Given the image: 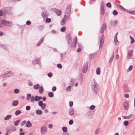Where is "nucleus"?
<instances>
[{"label": "nucleus", "mask_w": 135, "mask_h": 135, "mask_svg": "<svg viewBox=\"0 0 135 135\" xmlns=\"http://www.w3.org/2000/svg\"><path fill=\"white\" fill-rule=\"evenodd\" d=\"M119 8H120V9H123L124 10H125V8H124V7H123L122 6L120 5H119Z\"/></svg>", "instance_id": "nucleus-62"}, {"label": "nucleus", "mask_w": 135, "mask_h": 135, "mask_svg": "<svg viewBox=\"0 0 135 135\" xmlns=\"http://www.w3.org/2000/svg\"><path fill=\"white\" fill-rule=\"evenodd\" d=\"M128 13L132 15H135V11H128Z\"/></svg>", "instance_id": "nucleus-38"}, {"label": "nucleus", "mask_w": 135, "mask_h": 135, "mask_svg": "<svg viewBox=\"0 0 135 135\" xmlns=\"http://www.w3.org/2000/svg\"><path fill=\"white\" fill-rule=\"evenodd\" d=\"M101 37V38L100 40V47H102L103 46L104 40V36L103 35H102Z\"/></svg>", "instance_id": "nucleus-13"}, {"label": "nucleus", "mask_w": 135, "mask_h": 135, "mask_svg": "<svg viewBox=\"0 0 135 135\" xmlns=\"http://www.w3.org/2000/svg\"><path fill=\"white\" fill-rule=\"evenodd\" d=\"M88 63L87 61L85 62L84 63L83 68V73H85L87 71L88 69Z\"/></svg>", "instance_id": "nucleus-4"}, {"label": "nucleus", "mask_w": 135, "mask_h": 135, "mask_svg": "<svg viewBox=\"0 0 135 135\" xmlns=\"http://www.w3.org/2000/svg\"><path fill=\"white\" fill-rule=\"evenodd\" d=\"M96 53H92L89 55V57L90 59H92L94 58L96 56Z\"/></svg>", "instance_id": "nucleus-25"}, {"label": "nucleus", "mask_w": 135, "mask_h": 135, "mask_svg": "<svg viewBox=\"0 0 135 135\" xmlns=\"http://www.w3.org/2000/svg\"><path fill=\"white\" fill-rule=\"evenodd\" d=\"M132 116V114H130L128 116H122V117H123L124 119H129Z\"/></svg>", "instance_id": "nucleus-32"}, {"label": "nucleus", "mask_w": 135, "mask_h": 135, "mask_svg": "<svg viewBox=\"0 0 135 135\" xmlns=\"http://www.w3.org/2000/svg\"><path fill=\"white\" fill-rule=\"evenodd\" d=\"M52 73L51 72L49 73L48 74V76L49 77H51L52 76Z\"/></svg>", "instance_id": "nucleus-57"}, {"label": "nucleus", "mask_w": 135, "mask_h": 135, "mask_svg": "<svg viewBox=\"0 0 135 135\" xmlns=\"http://www.w3.org/2000/svg\"><path fill=\"white\" fill-rule=\"evenodd\" d=\"M12 117V115L11 114H9L7 115L4 118L5 120H7L10 119Z\"/></svg>", "instance_id": "nucleus-21"}, {"label": "nucleus", "mask_w": 135, "mask_h": 135, "mask_svg": "<svg viewBox=\"0 0 135 135\" xmlns=\"http://www.w3.org/2000/svg\"><path fill=\"white\" fill-rule=\"evenodd\" d=\"M35 100V97H34L33 96H32L31 97V101L32 102H34Z\"/></svg>", "instance_id": "nucleus-43"}, {"label": "nucleus", "mask_w": 135, "mask_h": 135, "mask_svg": "<svg viewBox=\"0 0 135 135\" xmlns=\"http://www.w3.org/2000/svg\"><path fill=\"white\" fill-rule=\"evenodd\" d=\"M51 10L55 12L56 15L58 16H60L61 13V11L59 9L54 8L51 9Z\"/></svg>", "instance_id": "nucleus-8"}, {"label": "nucleus", "mask_w": 135, "mask_h": 135, "mask_svg": "<svg viewBox=\"0 0 135 135\" xmlns=\"http://www.w3.org/2000/svg\"><path fill=\"white\" fill-rule=\"evenodd\" d=\"M113 14L115 16H116L117 15L118 12L116 10H114L113 12Z\"/></svg>", "instance_id": "nucleus-46"}, {"label": "nucleus", "mask_w": 135, "mask_h": 135, "mask_svg": "<svg viewBox=\"0 0 135 135\" xmlns=\"http://www.w3.org/2000/svg\"><path fill=\"white\" fill-rule=\"evenodd\" d=\"M106 25L105 24L102 25L100 31V32L101 33H102L105 30L106 28Z\"/></svg>", "instance_id": "nucleus-15"}, {"label": "nucleus", "mask_w": 135, "mask_h": 135, "mask_svg": "<svg viewBox=\"0 0 135 135\" xmlns=\"http://www.w3.org/2000/svg\"><path fill=\"white\" fill-rule=\"evenodd\" d=\"M133 51V50H131L130 51L128 52V56L130 57L132 55Z\"/></svg>", "instance_id": "nucleus-34"}, {"label": "nucleus", "mask_w": 135, "mask_h": 135, "mask_svg": "<svg viewBox=\"0 0 135 135\" xmlns=\"http://www.w3.org/2000/svg\"><path fill=\"white\" fill-rule=\"evenodd\" d=\"M66 29V27H63L61 28L60 31H61L63 32Z\"/></svg>", "instance_id": "nucleus-47"}, {"label": "nucleus", "mask_w": 135, "mask_h": 135, "mask_svg": "<svg viewBox=\"0 0 135 135\" xmlns=\"http://www.w3.org/2000/svg\"><path fill=\"white\" fill-rule=\"evenodd\" d=\"M20 120H17L15 121L14 122V123L15 124V126H17L18 125V123L20 122Z\"/></svg>", "instance_id": "nucleus-37"}, {"label": "nucleus", "mask_w": 135, "mask_h": 135, "mask_svg": "<svg viewBox=\"0 0 135 135\" xmlns=\"http://www.w3.org/2000/svg\"><path fill=\"white\" fill-rule=\"evenodd\" d=\"M129 122L128 121L126 120L124 121L123 122L124 125L126 126H127L128 125Z\"/></svg>", "instance_id": "nucleus-42"}, {"label": "nucleus", "mask_w": 135, "mask_h": 135, "mask_svg": "<svg viewBox=\"0 0 135 135\" xmlns=\"http://www.w3.org/2000/svg\"><path fill=\"white\" fill-rule=\"evenodd\" d=\"M40 131L41 134L43 135L47 131V128L46 127H42L41 128Z\"/></svg>", "instance_id": "nucleus-11"}, {"label": "nucleus", "mask_w": 135, "mask_h": 135, "mask_svg": "<svg viewBox=\"0 0 135 135\" xmlns=\"http://www.w3.org/2000/svg\"><path fill=\"white\" fill-rule=\"evenodd\" d=\"M130 38L131 40V43L132 44L134 43V38L131 36H130Z\"/></svg>", "instance_id": "nucleus-39"}, {"label": "nucleus", "mask_w": 135, "mask_h": 135, "mask_svg": "<svg viewBox=\"0 0 135 135\" xmlns=\"http://www.w3.org/2000/svg\"><path fill=\"white\" fill-rule=\"evenodd\" d=\"M51 32L53 34H55L56 33V32L54 30H51Z\"/></svg>", "instance_id": "nucleus-64"}, {"label": "nucleus", "mask_w": 135, "mask_h": 135, "mask_svg": "<svg viewBox=\"0 0 135 135\" xmlns=\"http://www.w3.org/2000/svg\"><path fill=\"white\" fill-rule=\"evenodd\" d=\"M118 33H116L114 37V41L115 43L116 44H117L118 43V41L117 38V36Z\"/></svg>", "instance_id": "nucleus-27"}, {"label": "nucleus", "mask_w": 135, "mask_h": 135, "mask_svg": "<svg viewBox=\"0 0 135 135\" xmlns=\"http://www.w3.org/2000/svg\"><path fill=\"white\" fill-rule=\"evenodd\" d=\"M18 103V102L17 100H14L12 103V105L13 106H16L17 105Z\"/></svg>", "instance_id": "nucleus-22"}, {"label": "nucleus", "mask_w": 135, "mask_h": 135, "mask_svg": "<svg viewBox=\"0 0 135 135\" xmlns=\"http://www.w3.org/2000/svg\"><path fill=\"white\" fill-rule=\"evenodd\" d=\"M10 11V8L9 7H7L4 8L3 10V12L5 13L9 14V11Z\"/></svg>", "instance_id": "nucleus-16"}, {"label": "nucleus", "mask_w": 135, "mask_h": 135, "mask_svg": "<svg viewBox=\"0 0 135 135\" xmlns=\"http://www.w3.org/2000/svg\"><path fill=\"white\" fill-rule=\"evenodd\" d=\"M66 39L67 41L68 42V44H70L72 41V38L71 37V36L70 34H68L66 36Z\"/></svg>", "instance_id": "nucleus-10"}, {"label": "nucleus", "mask_w": 135, "mask_h": 135, "mask_svg": "<svg viewBox=\"0 0 135 135\" xmlns=\"http://www.w3.org/2000/svg\"><path fill=\"white\" fill-rule=\"evenodd\" d=\"M100 69L99 68H98L96 70V73L98 75H99L100 74Z\"/></svg>", "instance_id": "nucleus-44"}, {"label": "nucleus", "mask_w": 135, "mask_h": 135, "mask_svg": "<svg viewBox=\"0 0 135 135\" xmlns=\"http://www.w3.org/2000/svg\"><path fill=\"white\" fill-rule=\"evenodd\" d=\"M57 67L58 68L60 69H61L62 68V66L61 64H59L57 65Z\"/></svg>", "instance_id": "nucleus-53"}, {"label": "nucleus", "mask_w": 135, "mask_h": 135, "mask_svg": "<svg viewBox=\"0 0 135 135\" xmlns=\"http://www.w3.org/2000/svg\"><path fill=\"white\" fill-rule=\"evenodd\" d=\"M71 83L73 84L75 81V79H71Z\"/></svg>", "instance_id": "nucleus-60"}, {"label": "nucleus", "mask_w": 135, "mask_h": 135, "mask_svg": "<svg viewBox=\"0 0 135 135\" xmlns=\"http://www.w3.org/2000/svg\"><path fill=\"white\" fill-rule=\"evenodd\" d=\"M38 104L39 106L41 107L42 109L44 110L45 108L46 105L45 103H43L42 101H39L38 102Z\"/></svg>", "instance_id": "nucleus-7"}, {"label": "nucleus", "mask_w": 135, "mask_h": 135, "mask_svg": "<svg viewBox=\"0 0 135 135\" xmlns=\"http://www.w3.org/2000/svg\"><path fill=\"white\" fill-rule=\"evenodd\" d=\"M56 89V87L55 86H53L52 88V90L53 91H55Z\"/></svg>", "instance_id": "nucleus-61"}, {"label": "nucleus", "mask_w": 135, "mask_h": 135, "mask_svg": "<svg viewBox=\"0 0 135 135\" xmlns=\"http://www.w3.org/2000/svg\"><path fill=\"white\" fill-rule=\"evenodd\" d=\"M42 16L44 18H45L48 17L47 13L46 11H43L42 13Z\"/></svg>", "instance_id": "nucleus-17"}, {"label": "nucleus", "mask_w": 135, "mask_h": 135, "mask_svg": "<svg viewBox=\"0 0 135 135\" xmlns=\"http://www.w3.org/2000/svg\"><path fill=\"white\" fill-rule=\"evenodd\" d=\"M26 127H29L32 126V124L29 121H27L25 125Z\"/></svg>", "instance_id": "nucleus-19"}, {"label": "nucleus", "mask_w": 135, "mask_h": 135, "mask_svg": "<svg viewBox=\"0 0 135 135\" xmlns=\"http://www.w3.org/2000/svg\"><path fill=\"white\" fill-rule=\"evenodd\" d=\"M133 68V66L132 65H131L128 68L127 70V72L130 71H131Z\"/></svg>", "instance_id": "nucleus-40"}, {"label": "nucleus", "mask_w": 135, "mask_h": 135, "mask_svg": "<svg viewBox=\"0 0 135 135\" xmlns=\"http://www.w3.org/2000/svg\"><path fill=\"white\" fill-rule=\"evenodd\" d=\"M91 88L96 94H97L99 91V88L98 83L94 79L92 80L91 82Z\"/></svg>", "instance_id": "nucleus-1"}, {"label": "nucleus", "mask_w": 135, "mask_h": 135, "mask_svg": "<svg viewBox=\"0 0 135 135\" xmlns=\"http://www.w3.org/2000/svg\"><path fill=\"white\" fill-rule=\"evenodd\" d=\"M117 23V20L114 21H111L110 23V25L112 26H114Z\"/></svg>", "instance_id": "nucleus-20"}, {"label": "nucleus", "mask_w": 135, "mask_h": 135, "mask_svg": "<svg viewBox=\"0 0 135 135\" xmlns=\"http://www.w3.org/2000/svg\"><path fill=\"white\" fill-rule=\"evenodd\" d=\"M73 123V121L72 120H70L69 122V124L70 125L72 124Z\"/></svg>", "instance_id": "nucleus-59"}, {"label": "nucleus", "mask_w": 135, "mask_h": 135, "mask_svg": "<svg viewBox=\"0 0 135 135\" xmlns=\"http://www.w3.org/2000/svg\"><path fill=\"white\" fill-rule=\"evenodd\" d=\"M123 105L124 109L126 110H128L129 107V105L128 102L127 101L125 102L123 104Z\"/></svg>", "instance_id": "nucleus-12"}, {"label": "nucleus", "mask_w": 135, "mask_h": 135, "mask_svg": "<svg viewBox=\"0 0 135 135\" xmlns=\"http://www.w3.org/2000/svg\"><path fill=\"white\" fill-rule=\"evenodd\" d=\"M2 24L4 25H5L10 26L11 25V22L3 20H2L0 22V27H2Z\"/></svg>", "instance_id": "nucleus-3"}, {"label": "nucleus", "mask_w": 135, "mask_h": 135, "mask_svg": "<svg viewBox=\"0 0 135 135\" xmlns=\"http://www.w3.org/2000/svg\"><path fill=\"white\" fill-rule=\"evenodd\" d=\"M13 73L11 71H9L2 75V77L4 78L7 77H9L13 74Z\"/></svg>", "instance_id": "nucleus-9"}, {"label": "nucleus", "mask_w": 135, "mask_h": 135, "mask_svg": "<svg viewBox=\"0 0 135 135\" xmlns=\"http://www.w3.org/2000/svg\"><path fill=\"white\" fill-rule=\"evenodd\" d=\"M39 60L37 59H34L32 61L33 64H38Z\"/></svg>", "instance_id": "nucleus-26"}, {"label": "nucleus", "mask_w": 135, "mask_h": 135, "mask_svg": "<svg viewBox=\"0 0 135 135\" xmlns=\"http://www.w3.org/2000/svg\"><path fill=\"white\" fill-rule=\"evenodd\" d=\"M31 97V94H28L27 95V100H29L30 99V97Z\"/></svg>", "instance_id": "nucleus-49"}, {"label": "nucleus", "mask_w": 135, "mask_h": 135, "mask_svg": "<svg viewBox=\"0 0 135 135\" xmlns=\"http://www.w3.org/2000/svg\"><path fill=\"white\" fill-rule=\"evenodd\" d=\"M71 86H68L66 89V90L68 91H70V89L71 88Z\"/></svg>", "instance_id": "nucleus-52"}, {"label": "nucleus", "mask_w": 135, "mask_h": 135, "mask_svg": "<svg viewBox=\"0 0 135 135\" xmlns=\"http://www.w3.org/2000/svg\"><path fill=\"white\" fill-rule=\"evenodd\" d=\"M95 108V106L94 105H92L90 107V109L91 110H94Z\"/></svg>", "instance_id": "nucleus-50"}, {"label": "nucleus", "mask_w": 135, "mask_h": 135, "mask_svg": "<svg viewBox=\"0 0 135 135\" xmlns=\"http://www.w3.org/2000/svg\"><path fill=\"white\" fill-rule=\"evenodd\" d=\"M114 52H113L112 55V56L111 58L110 59L109 61V63H110L112 62V60H113L114 57Z\"/></svg>", "instance_id": "nucleus-31"}, {"label": "nucleus", "mask_w": 135, "mask_h": 135, "mask_svg": "<svg viewBox=\"0 0 135 135\" xmlns=\"http://www.w3.org/2000/svg\"><path fill=\"white\" fill-rule=\"evenodd\" d=\"M82 48H81L80 47H79V48L77 50V52H80Z\"/></svg>", "instance_id": "nucleus-63"}, {"label": "nucleus", "mask_w": 135, "mask_h": 135, "mask_svg": "<svg viewBox=\"0 0 135 135\" xmlns=\"http://www.w3.org/2000/svg\"><path fill=\"white\" fill-rule=\"evenodd\" d=\"M71 6L70 5H69L66 9L65 15L67 16H69L70 17V13L71 11Z\"/></svg>", "instance_id": "nucleus-5"}, {"label": "nucleus", "mask_w": 135, "mask_h": 135, "mask_svg": "<svg viewBox=\"0 0 135 135\" xmlns=\"http://www.w3.org/2000/svg\"><path fill=\"white\" fill-rule=\"evenodd\" d=\"M36 113L37 114L40 115L42 114V110L39 109H37L36 111Z\"/></svg>", "instance_id": "nucleus-23"}, {"label": "nucleus", "mask_w": 135, "mask_h": 135, "mask_svg": "<svg viewBox=\"0 0 135 135\" xmlns=\"http://www.w3.org/2000/svg\"><path fill=\"white\" fill-rule=\"evenodd\" d=\"M74 110L72 108H71L69 110V114L71 115H73L74 114Z\"/></svg>", "instance_id": "nucleus-18"}, {"label": "nucleus", "mask_w": 135, "mask_h": 135, "mask_svg": "<svg viewBox=\"0 0 135 135\" xmlns=\"http://www.w3.org/2000/svg\"><path fill=\"white\" fill-rule=\"evenodd\" d=\"M42 99V97L41 96L39 97L37 95L35 97V100L36 101H38Z\"/></svg>", "instance_id": "nucleus-24"}, {"label": "nucleus", "mask_w": 135, "mask_h": 135, "mask_svg": "<svg viewBox=\"0 0 135 135\" xmlns=\"http://www.w3.org/2000/svg\"><path fill=\"white\" fill-rule=\"evenodd\" d=\"M43 37H42L41 38V39L40 40L39 42L37 44V46H39L40 44L43 42Z\"/></svg>", "instance_id": "nucleus-35"}, {"label": "nucleus", "mask_w": 135, "mask_h": 135, "mask_svg": "<svg viewBox=\"0 0 135 135\" xmlns=\"http://www.w3.org/2000/svg\"><path fill=\"white\" fill-rule=\"evenodd\" d=\"M30 107L29 106H27L26 107V109L27 110H30Z\"/></svg>", "instance_id": "nucleus-58"}, {"label": "nucleus", "mask_w": 135, "mask_h": 135, "mask_svg": "<svg viewBox=\"0 0 135 135\" xmlns=\"http://www.w3.org/2000/svg\"><path fill=\"white\" fill-rule=\"evenodd\" d=\"M62 131L64 132H66L67 131V128L66 127H64L62 128Z\"/></svg>", "instance_id": "nucleus-45"}, {"label": "nucleus", "mask_w": 135, "mask_h": 135, "mask_svg": "<svg viewBox=\"0 0 135 135\" xmlns=\"http://www.w3.org/2000/svg\"><path fill=\"white\" fill-rule=\"evenodd\" d=\"M19 92V90L18 89H15L14 90V92L15 93H18Z\"/></svg>", "instance_id": "nucleus-51"}, {"label": "nucleus", "mask_w": 135, "mask_h": 135, "mask_svg": "<svg viewBox=\"0 0 135 135\" xmlns=\"http://www.w3.org/2000/svg\"><path fill=\"white\" fill-rule=\"evenodd\" d=\"M26 121L25 120H24L21 123V126H22L24 125V124H25V123L26 122Z\"/></svg>", "instance_id": "nucleus-55"}, {"label": "nucleus", "mask_w": 135, "mask_h": 135, "mask_svg": "<svg viewBox=\"0 0 135 135\" xmlns=\"http://www.w3.org/2000/svg\"><path fill=\"white\" fill-rule=\"evenodd\" d=\"M21 113V110H16L15 112V114L16 115H18L19 114H20Z\"/></svg>", "instance_id": "nucleus-36"}, {"label": "nucleus", "mask_w": 135, "mask_h": 135, "mask_svg": "<svg viewBox=\"0 0 135 135\" xmlns=\"http://www.w3.org/2000/svg\"><path fill=\"white\" fill-rule=\"evenodd\" d=\"M69 104L70 107H71L73 105V102L72 101L70 102L69 103Z\"/></svg>", "instance_id": "nucleus-56"}, {"label": "nucleus", "mask_w": 135, "mask_h": 135, "mask_svg": "<svg viewBox=\"0 0 135 135\" xmlns=\"http://www.w3.org/2000/svg\"><path fill=\"white\" fill-rule=\"evenodd\" d=\"M40 87V85L38 84H37L33 86V88L35 89H38Z\"/></svg>", "instance_id": "nucleus-33"}, {"label": "nucleus", "mask_w": 135, "mask_h": 135, "mask_svg": "<svg viewBox=\"0 0 135 135\" xmlns=\"http://www.w3.org/2000/svg\"><path fill=\"white\" fill-rule=\"evenodd\" d=\"M104 13V7L103 6H102L101 8V13L102 15H103Z\"/></svg>", "instance_id": "nucleus-30"}, {"label": "nucleus", "mask_w": 135, "mask_h": 135, "mask_svg": "<svg viewBox=\"0 0 135 135\" xmlns=\"http://www.w3.org/2000/svg\"><path fill=\"white\" fill-rule=\"evenodd\" d=\"M123 89L124 91L127 92H129L130 90L129 88L126 85H124L123 86Z\"/></svg>", "instance_id": "nucleus-14"}, {"label": "nucleus", "mask_w": 135, "mask_h": 135, "mask_svg": "<svg viewBox=\"0 0 135 135\" xmlns=\"http://www.w3.org/2000/svg\"><path fill=\"white\" fill-rule=\"evenodd\" d=\"M77 41V37H75L73 39V44L74 46L76 45Z\"/></svg>", "instance_id": "nucleus-29"}, {"label": "nucleus", "mask_w": 135, "mask_h": 135, "mask_svg": "<svg viewBox=\"0 0 135 135\" xmlns=\"http://www.w3.org/2000/svg\"><path fill=\"white\" fill-rule=\"evenodd\" d=\"M48 95L50 97H52L54 96V94L52 92H50L48 93Z\"/></svg>", "instance_id": "nucleus-41"}, {"label": "nucleus", "mask_w": 135, "mask_h": 135, "mask_svg": "<svg viewBox=\"0 0 135 135\" xmlns=\"http://www.w3.org/2000/svg\"><path fill=\"white\" fill-rule=\"evenodd\" d=\"M51 20L49 18H47L46 19V21L47 23H49L51 22Z\"/></svg>", "instance_id": "nucleus-54"}, {"label": "nucleus", "mask_w": 135, "mask_h": 135, "mask_svg": "<svg viewBox=\"0 0 135 135\" xmlns=\"http://www.w3.org/2000/svg\"><path fill=\"white\" fill-rule=\"evenodd\" d=\"M70 18V17L69 16H67L66 15H65L64 17L61 21V25H64L66 21L67 20H69Z\"/></svg>", "instance_id": "nucleus-2"}, {"label": "nucleus", "mask_w": 135, "mask_h": 135, "mask_svg": "<svg viewBox=\"0 0 135 135\" xmlns=\"http://www.w3.org/2000/svg\"><path fill=\"white\" fill-rule=\"evenodd\" d=\"M16 128L12 126H8L7 128L6 131L8 132L10 131H14L16 130Z\"/></svg>", "instance_id": "nucleus-6"}, {"label": "nucleus", "mask_w": 135, "mask_h": 135, "mask_svg": "<svg viewBox=\"0 0 135 135\" xmlns=\"http://www.w3.org/2000/svg\"><path fill=\"white\" fill-rule=\"evenodd\" d=\"M106 6L107 7L109 8H110L111 7V4L110 2L106 4Z\"/></svg>", "instance_id": "nucleus-48"}, {"label": "nucleus", "mask_w": 135, "mask_h": 135, "mask_svg": "<svg viewBox=\"0 0 135 135\" xmlns=\"http://www.w3.org/2000/svg\"><path fill=\"white\" fill-rule=\"evenodd\" d=\"M43 91H44V89H43L42 86H40V89L39 90V93L40 94H42L43 93Z\"/></svg>", "instance_id": "nucleus-28"}]
</instances>
